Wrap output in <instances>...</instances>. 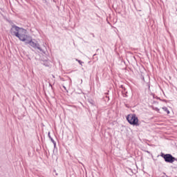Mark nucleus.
<instances>
[{"mask_svg":"<svg viewBox=\"0 0 177 177\" xmlns=\"http://www.w3.org/2000/svg\"><path fill=\"white\" fill-rule=\"evenodd\" d=\"M10 32L12 35L19 38V41H21L22 42H26L30 37L27 35V30L16 26H12Z\"/></svg>","mask_w":177,"mask_h":177,"instance_id":"nucleus-1","label":"nucleus"},{"mask_svg":"<svg viewBox=\"0 0 177 177\" xmlns=\"http://www.w3.org/2000/svg\"><path fill=\"white\" fill-rule=\"evenodd\" d=\"M127 120L128 122L131 124V125H135L136 127H139V119L136 117L135 114L128 115L127 117Z\"/></svg>","mask_w":177,"mask_h":177,"instance_id":"nucleus-2","label":"nucleus"},{"mask_svg":"<svg viewBox=\"0 0 177 177\" xmlns=\"http://www.w3.org/2000/svg\"><path fill=\"white\" fill-rule=\"evenodd\" d=\"M25 43L29 44V45H30V46H32V48H35L39 49V50H41V47H39V44L32 41V39H31L30 37H29V38L25 41Z\"/></svg>","mask_w":177,"mask_h":177,"instance_id":"nucleus-3","label":"nucleus"},{"mask_svg":"<svg viewBox=\"0 0 177 177\" xmlns=\"http://www.w3.org/2000/svg\"><path fill=\"white\" fill-rule=\"evenodd\" d=\"M162 157H163L166 162H169L170 164H172V162L176 160V158L173 157L171 154L162 155Z\"/></svg>","mask_w":177,"mask_h":177,"instance_id":"nucleus-4","label":"nucleus"},{"mask_svg":"<svg viewBox=\"0 0 177 177\" xmlns=\"http://www.w3.org/2000/svg\"><path fill=\"white\" fill-rule=\"evenodd\" d=\"M162 110H164V111H166L167 114H169V110H168L167 107H162Z\"/></svg>","mask_w":177,"mask_h":177,"instance_id":"nucleus-5","label":"nucleus"},{"mask_svg":"<svg viewBox=\"0 0 177 177\" xmlns=\"http://www.w3.org/2000/svg\"><path fill=\"white\" fill-rule=\"evenodd\" d=\"M77 62H78V63H80V64H81V66H82V64H83L84 62H82V61H80V60H78Z\"/></svg>","mask_w":177,"mask_h":177,"instance_id":"nucleus-6","label":"nucleus"},{"mask_svg":"<svg viewBox=\"0 0 177 177\" xmlns=\"http://www.w3.org/2000/svg\"><path fill=\"white\" fill-rule=\"evenodd\" d=\"M50 139L51 140V141L53 142V143H55V140H53V138H50Z\"/></svg>","mask_w":177,"mask_h":177,"instance_id":"nucleus-7","label":"nucleus"},{"mask_svg":"<svg viewBox=\"0 0 177 177\" xmlns=\"http://www.w3.org/2000/svg\"><path fill=\"white\" fill-rule=\"evenodd\" d=\"M48 138H50V133H48Z\"/></svg>","mask_w":177,"mask_h":177,"instance_id":"nucleus-8","label":"nucleus"}]
</instances>
